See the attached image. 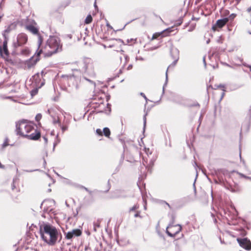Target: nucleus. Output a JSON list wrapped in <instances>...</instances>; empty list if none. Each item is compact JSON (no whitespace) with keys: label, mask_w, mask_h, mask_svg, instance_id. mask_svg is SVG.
Instances as JSON below:
<instances>
[{"label":"nucleus","mask_w":251,"mask_h":251,"mask_svg":"<svg viewBox=\"0 0 251 251\" xmlns=\"http://www.w3.org/2000/svg\"><path fill=\"white\" fill-rule=\"evenodd\" d=\"M79 70H73L72 75H63L64 81H67L69 86L72 85L75 89L77 88V83L80 80L81 74L91 77L96 76L95 63L93 60L89 57L84 58L78 62Z\"/></svg>","instance_id":"f257e3e1"},{"label":"nucleus","mask_w":251,"mask_h":251,"mask_svg":"<svg viewBox=\"0 0 251 251\" xmlns=\"http://www.w3.org/2000/svg\"><path fill=\"white\" fill-rule=\"evenodd\" d=\"M42 43V38L41 36H39L38 49L34 55L26 62V65L28 68H30L36 64L37 61L39 60V56L41 54H43L45 56H50L57 52L61 49L60 45V40L59 38L56 36H50L47 41L45 46L40 49Z\"/></svg>","instance_id":"f03ea898"},{"label":"nucleus","mask_w":251,"mask_h":251,"mask_svg":"<svg viewBox=\"0 0 251 251\" xmlns=\"http://www.w3.org/2000/svg\"><path fill=\"white\" fill-rule=\"evenodd\" d=\"M39 232L42 240L50 246L54 245L60 234L59 230L52 225L43 222L40 224Z\"/></svg>","instance_id":"7ed1b4c3"},{"label":"nucleus","mask_w":251,"mask_h":251,"mask_svg":"<svg viewBox=\"0 0 251 251\" xmlns=\"http://www.w3.org/2000/svg\"><path fill=\"white\" fill-rule=\"evenodd\" d=\"M17 134L29 139L36 140L40 137V133L37 131L31 124L22 121L16 124Z\"/></svg>","instance_id":"20e7f679"},{"label":"nucleus","mask_w":251,"mask_h":251,"mask_svg":"<svg viewBox=\"0 0 251 251\" xmlns=\"http://www.w3.org/2000/svg\"><path fill=\"white\" fill-rule=\"evenodd\" d=\"M145 152L146 154L143 156V165L148 171H151L156 159V156L155 154H153L149 149L145 148Z\"/></svg>","instance_id":"39448f33"},{"label":"nucleus","mask_w":251,"mask_h":251,"mask_svg":"<svg viewBox=\"0 0 251 251\" xmlns=\"http://www.w3.org/2000/svg\"><path fill=\"white\" fill-rule=\"evenodd\" d=\"M46 73L42 71L41 73H38L35 74L30 79L32 83H34V86L36 88H40L44 85L45 79H43V76Z\"/></svg>","instance_id":"423d86ee"},{"label":"nucleus","mask_w":251,"mask_h":251,"mask_svg":"<svg viewBox=\"0 0 251 251\" xmlns=\"http://www.w3.org/2000/svg\"><path fill=\"white\" fill-rule=\"evenodd\" d=\"M173 223L170 224L166 228V233L170 237H174L181 230L180 225H173L175 217L172 215Z\"/></svg>","instance_id":"0eeeda50"},{"label":"nucleus","mask_w":251,"mask_h":251,"mask_svg":"<svg viewBox=\"0 0 251 251\" xmlns=\"http://www.w3.org/2000/svg\"><path fill=\"white\" fill-rule=\"evenodd\" d=\"M171 54H172V56L173 57V58L174 59V61H173V62L169 66V67H168L167 68V70L166 72V79H165V83L163 85V92H164V88H165V87L167 85V83H168V69L171 68V67H174L178 60V51L176 49H173L171 50Z\"/></svg>","instance_id":"6e6552de"},{"label":"nucleus","mask_w":251,"mask_h":251,"mask_svg":"<svg viewBox=\"0 0 251 251\" xmlns=\"http://www.w3.org/2000/svg\"><path fill=\"white\" fill-rule=\"evenodd\" d=\"M27 35L23 33H20L17 37V41L13 43V46L18 48L25 45L27 41Z\"/></svg>","instance_id":"1a4fd4ad"},{"label":"nucleus","mask_w":251,"mask_h":251,"mask_svg":"<svg viewBox=\"0 0 251 251\" xmlns=\"http://www.w3.org/2000/svg\"><path fill=\"white\" fill-rule=\"evenodd\" d=\"M239 245L247 250H251V242L247 238L237 239Z\"/></svg>","instance_id":"9d476101"},{"label":"nucleus","mask_w":251,"mask_h":251,"mask_svg":"<svg viewBox=\"0 0 251 251\" xmlns=\"http://www.w3.org/2000/svg\"><path fill=\"white\" fill-rule=\"evenodd\" d=\"M16 28V24L15 23H13L5 27V29L2 32V35L4 39H9L8 34L13 30H14Z\"/></svg>","instance_id":"9b49d317"},{"label":"nucleus","mask_w":251,"mask_h":251,"mask_svg":"<svg viewBox=\"0 0 251 251\" xmlns=\"http://www.w3.org/2000/svg\"><path fill=\"white\" fill-rule=\"evenodd\" d=\"M8 39H4L3 42L2 46L0 47V53L2 57H7L9 55V51L7 48Z\"/></svg>","instance_id":"f8f14e48"},{"label":"nucleus","mask_w":251,"mask_h":251,"mask_svg":"<svg viewBox=\"0 0 251 251\" xmlns=\"http://www.w3.org/2000/svg\"><path fill=\"white\" fill-rule=\"evenodd\" d=\"M81 234V231L79 229H75L69 231L65 234L66 238L67 239H71L74 237L79 236Z\"/></svg>","instance_id":"ddd939ff"},{"label":"nucleus","mask_w":251,"mask_h":251,"mask_svg":"<svg viewBox=\"0 0 251 251\" xmlns=\"http://www.w3.org/2000/svg\"><path fill=\"white\" fill-rule=\"evenodd\" d=\"M70 119H64L63 124H60L59 126L61 128L62 131L64 133L66 130L68 129V126L70 124Z\"/></svg>","instance_id":"4468645a"},{"label":"nucleus","mask_w":251,"mask_h":251,"mask_svg":"<svg viewBox=\"0 0 251 251\" xmlns=\"http://www.w3.org/2000/svg\"><path fill=\"white\" fill-rule=\"evenodd\" d=\"M228 21V18H225L222 19L218 20L216 22V25L219 27H223Z\"/></svg>","instance_id":"2eb2a0df"},{"label":"nucleus","mask_w":251,"mask_h":251,"mask_svg":"<svg viewBox=\"0 0 251 251\" xmlns=\"http://www.w3.org/2000/svg\"><path fill=\"white\" fill-rule=\"evenodd\" d=\"M26 29L33 34H38V29L32 25H26Z\"/></svg>","instance_id":"dca6fc26"},{"label":"nucleus","mask_w":251,"mask_h":251,"mask_svg":"<svg viewBox=\"0 0 251 251\" xmlns=\"http://www.w3.org/2000/svg\"><path fill=\"white\" fill-rule=\"evenodd\" d=\"M100 219H98L97 221L94 222L93 230L95 232L97 231V228L100 227Z\"/></svg>","instance_id":"f3484780"},{"label":"nucleus","mask_w":251,"mask_h":251,"mask_svg":"<svg viewBox=\"0 0 251 251\" xmlns=\"http://www.w3.org/2000/svg\"><path fill=\"white\" fill-rule=\"evenodd\" d=\"M103 132L106 137H109L110 135V131L108 127H104L103 129Z\"/></svg>","instance_id":"a211bd4d"},{"label":"nucleus","mask_w":251,"mask_h":251,"mask_svg":"<svg viewBox=\"0 0 251 251\" xmlns=\"http://www.w3.org/2000/svg\"><path fill=\"white\" fill-rule=\"evenodd\" d=\"M51 117L52 118V123L53 125L58 124L59 126L60 124H61L60 121L58 117L55 118L54 116H52Z\"/></svg>","instance_id":"6ab92c4d"},{"label":"nucleus","mask_w":251,"mask_h":251,"mask_svg":"<svg viewBox=\"0 0 251 251\" xmlns=\"http://www.w3.org/2000/svg\"><path fill=\"white\" fill-rule=\"evenodd\" d=\"M92 17L91 15L89 14L86 17V18L85 20V23L86 24H89L91 23L92 22Z\"/></svg>","instance_id":"aec40b11"},{"label":"nucleus","mask_w":251,"mask_h":251,"mask_svg":"<svg viewBox=\"0 0 251 251\" xmlns=\"http://www.w3.org/2000/svg\"><path fill=\"white\" fill-rule=\"evenodd\" d=\"M7 146H8V139L6 138L5 139L4 142L2 145V148L4 149Z\"/></svg>","instance_id":"412c9836"},{"label":"nucleus","mask_w":251,"mask_h":251,"mask_svg":"<svg viewBox=\"0 0 251 251\" xmlns=\"http://www.w3.org/2000/svg\"><path fill=\"white\" fill-rule=\"evenodd\" d=\"M236 16H237V15L234 13H232V14H230L229 15V17L228 18V21L229 20H233L236 17Z\"/></svg>","instance_id":"4be33fe9"},{"label":"nucleus","mask_w":251,"mask_h":251,"mask_svg":"<svg viewBox=\"0 0 251 251\" xmlns=\"http://www.w3.org/2000/svg\"><path fill=\"white\" fill-rule=\"evenodd\" d=\"M162 33H156L152 36V39H156L158 36L161 35Z\"/></svg>","instance_id":"5701e85b"},{"label":"nucleus","mask_w":251,"mask_h":251,"mask_svg":"<svg viewBox=\"0 0 251 251\" xmlns=\"http://www.w3.org/2000/svg\"><path fill=\"white\" fill-rule=\"evenodd\" d=\"M42 118V115L41 114H38L35 117V120L36 121H39Z\"/></svg>","instance_id":"b1692460"},{"label":"nucleus","mask_w":251,"mask_h":251,"mask_svg":"<svg viewBox=\"0 0 251 251\" xmlns=\"http://www.w3.org/2000/svg\"><path fill=\"white\" fill-rule=\"evenodd\" d=\"M37 91H37V88H36V89H34V90H32V91H31V95L32 96H33L35 95L37 93Z\"/></svg>","instance_id":"393cba45"},{"label":"nucleus","mask_w":251,"mask_h":251,"mask_svg":"<svg viewBox=\"0 0 251 251\" xmlns=\"http://www.w3.org/2000/svg\"><path fill=\"white\" fill-rule=\"evenodd\" d=\"M138 207H139V206L138 205L136 204L130 209V211H134L136 209H137V208H138Z\"/></svg>","instance_id":"a878e982"},{"label":"nucleus","mask_w":251,"mask_h":251,"mask_svg":"<svg viewBox=\"0 0 251 251\" xmlns=\"http://www.w3.org/2000/svg\"><path fill=\"white\" fill-rule=\"evenodd\" d=\"M146 115H147V114L144 115V118H143L144 128L145 127V126L146 125V122H147Z\"/></svg>","instance_id":"bb28decb"},{"label":"nucleus","mask_w":251,"mask_h":251,"mask_svg":"<svg viewBox=\"0 0 251 251\" xmlns=\"http://www.w3.org/2000/svg\"><path fill=\"white\" fill-rule=\"evenodd\" d=\"M130 41H129V40L128 39V40H127V42H128V43H131V44H132V43H135V42H136V39H130Z\"/></svg>","instance_id":"cd10ccee"},{"label":"nucleus","mask_w":251,"mask_h":251,"mask_svg":"<svg viewBox=\"0 0 251 251\" xmlns=\"http://www.w3.org/2000/svg\"><path fill=\"white\" fill-rule=\"evenodd\" d=\"M96 132L97 134L100 135H102V131L100 129H97L96 130Z\"/></svg>","instance_id":"c85d7f7f"},{"label":"nucleus","mask_w":251,"mask_h":251,"mask_svg":"<svg viewBox=\"0 0 251 251\" xmlns=\"http://www.w3.org/2000/svg\"><path fill=\"white\" fill-rule=\"evenodd\" d=\"M140 95H141V96H143V97H144V99L146 100V101L147 100H148V99H147V98L146 96H145V95L143 93H140Z\"/></svg>","instance_id":"c756f323"},{"label":"nucleus","mask_w":251,"mask_h":251,"mask_svg":"<svg viewBox=\"0 0 251 251\" xmlns=\"http://www.w3.org/2000/svg\"><path fill=\"white\" fill-rule=\"evenodd\" d=\"M28 50L27 49H25V50H22V53H23V54H24V53H26V52H28Z\"/></svg>","instance_id":"7c9ffc66"},{"label":"nucleus","mask_w":251,"mask_h":251,"mask_svg":"<svg viewBox=\"0 0 251 251\" xmlns=\"http://www.w3.org/2000/svg\"><path fill=\"white\" fill-rule=\"evenodd\" d=\"M48 113H49L51 117L53 116L51 114V109H48L47 111Z\"/></svg>","instance_id":"2f4dec72"},{"label":"nucleus","mask_w":251,"mask_h":251,"mask_svg":"<svg viewBox=\"0 0 251 251\" xmlns=\"http://www.w3.org/2000/svg\"><path fill=\"white\" fill-rule=\"evenodd\" d=\"M134 217H140V213H139V212H137V213H136L134 215Z\"/></svg>","instance_id":"473e14b6"},{"label":"nucleus","mask_w":251,"mask_h":251,"mask_svg":"<svg viewBox=\"0 0 251 251\" xmlns=\"http://www.w3.org/2000/svg\"><path fill=\"white\" fill-rule=\"evenodd\" d=\"M203 62L204 63V64L205 66H206V62H205V56H204L203 57Z\"/></svg>","instance_id":"72a5a7b5"},{"label":"nucleus","mask_w":251,"mask_h":251,"mask_svg":"<svg viewBox=\"0 0 251 251\" xmlns=\"http://www.w3.org/2000/svg\"><path fill=\"white\" fill-rule=\"evenodd\" d=\"M84 189L87 192H88L90 194H91L92 193V192L89 191L88 188H86V187H84Z\"/></svg>","instance_id":"f704fd0d"},{"label":"nucleus","mask_w":251,"mask_h":251,"mask_svg":"<svg viewBox=\"0 0 251 251\" xmlns=\"http://www.w3.org/2000/svg\"><path fill=\"white\" fill-rule=\"evenodd\" d=\"M247 11H248V12H250V11H251V7H250L248 8V9H247Z\"/></svg>","instance_id":"c9c22d12"},{"label":"nucleus","mask_w":251,"mask_h":251,"mask_svg":"<svg viewBox=\"0 0 251 251\" xmlns=\"http://www.w3.org/2000/svg\"><path fill=\"white\" fill-rule=\"evenodd\" d=\"M166 204L168 206V207L170 208H171V206H170V205L166 202Z\"/></svg>","instance_id":"e433bc0d"},{"label":"nucleus","mask_w":251,"mask_h":251,"mask_svg":"<svg viewBox=\"0 0 251 251\" xmlns=\"http://www.w3.org/2000/svg\"><path fill=\"white\" fill-rule=\"evenodd\" d=\"M15 187V186L14 184L13 183L12 186V189L13 190Z\"/></svg>","instance_id":"4c0bfd02"},{"label":"nucleus","mask_w":251,"mask_h":251,"mask_svg":"<svg viewBox=\"0 0 251 251\" xmlns=\"http://www.w3.org/2000/svg\"><path fill=\"white\" fill-rule=\"evenodd\" d=\"M224 95H225V92H223V93H222V98H221V99H222V98H223V97H224Z\"/></svg>","instance_id":"58836bf2"},{"label":"nucleus","mask_w":251,"mask_h":251,"mask_svg":"<svg viewBox=\"0 0 251 251\" xmlns=\"http://www.w3.org/2000/svg\"><path fill=\"white\" fill-rule=\"evenodd\" d=\"M44 140H45V142L47 143V141H48L47 139L46 138L44 137Z\"/></svg>","instance_id":"ea45409f"},{"label":"nucleus","mask_w":251,"mask_h":251,"mask_svg":"<svg viewBox=\"0 0 251 251\" xmlns=\"http://www.w3.org/2000/svg\"><path fill=\"white\" fill-rule=\"evenodd\" d=\"M84 78H85L86 80H87V81H90V82L91 81V80H89V79H88V78H86L85 77H84Z\"/></svg>","instance_id":"a19ab883"},{"label":"nucleus","mask_w":251,"mask_h":251,"mask_svg":"<svg viewBox=\"0 0 251 251\" xmlns=\"http://www.w3.org/2000/svg\"><path fill=\"white\" fill-rule=\"evenodd\" d=\"M249 114L250 115H251V108L249 109Z\"/></svg>","instance_id":"79ce46f5"},{"label":"nucleus","mask_w":251,"mask_h":251,"mask_svg":"<svg viewBox=\"0 0 251 251\" xmlns=\"http://www.w3.org/2000/svg\"><path fill=\"white\" fill-rule=\"evenodd\" d=\"M225 12H226V14H229V11H228L226 10Z\"/></svg>","instance_id":"37998d69"},{"label":"nucleus","mask_w":251,"mask_h":251,"mask_svg":"<svg viewBox=\"0 0 251 251\" xmlns=\"http://www.w3.org/2000/svg\"><path fill=\"white\" fill-rule=\"evenodd\" d=\"M247 66L249 68H250V71L251 72V66L248 65V66Z\"/></svg>","instance_id":"c03bdc74"},{"label":"nucleus","mask_w":251,"mask_h":251,"mask_svg":"<svg viewBox=\"0 0 251 251\" xmlns=\"http://www.w3.org/2000/svg\"><path fill=\"white\" fill-rule=\"evenodd\" d=\"M94 6H95V8L97 7V6L96 5V2H95Z\"/></svg>","instance_id":"a18cd8bd"},{"label":"nucleus","mask_w":251,"mask_h":251,"mask_svg":"<svg viewBox=\"0 0 251 251\" xmlns=\"http://www.w3.org/2000/svg\"><path fill=\"white\" fill-rule=\"evenodd\" d=\"M45 201H43V202L42 203L41 205H42H42H43V204L45 203Z\"/></svg>","instance_id":"49530a36"},{"label":"nucleus","mask_w":251,"mask_h":251,"mask_svg":"<svg viewBox=\"0 0 251 251\" xmlns=\"http://www.w3.org/2000/svg\"><path fill=\"white\" fill-rule=\"evenodd\" d=\"M219 87H222L223 88H224V86H221V85H220Z\"/></svg>","instance_id":"de8ad7c7"},{"label":"nucleus","mask_w":251,"mask_h":251,"mask_svg":"<svg viewBox=\"0 0 251 251\" xmlns=\"http://www.w3.org/2000/svg\"><path fill=\"white\" fill-rule=\"evenodd\" d=\"M209 40L207 41V43H209Z\"/></svg>","instance_id":"09e8293b"},{"label":"nucleus","mask_w":251,"mask_h":251,"mask_svg":"<svg viewBox=\"0 0 251 251\" xmlns=\"http://www.w3.org/2000/svg\"><path fill=\"white\" fill-rule=\"evenodd\" d=\"M125 59H126V56H125Z\"/></svg>","instance_id":"8fccbe9b"},{"label":"nucleus","mask_w":251,"mask_h":251,"mask_svg":"<svg viewBox=\"0 0 251 251\" xmlns=\"http://www.w3.org/2000/svg\"><path fill=\"white\" fill-rule=\"evenodd\" d=\"M2 1H3V0H2V1H1V2H2Z\"/></svg>","instance_id":"3c124183"},{"label":"nucleus","mask_w":251,"mask_h":251,"mask_svg":"<svg viewBox=\"0 0 251 251\" xmlns=\"http://www.w3.org/2000/svg\"><path fill=\"white\" fill-rule=\"evenodd\" d=\"M2 1H3V0H2V1H1V2H2Z\"/></svg>","instance_id":"603ef678"}]
</instances>
